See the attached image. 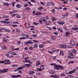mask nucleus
<instances>
[{"mask_svg":"<svg viewBox=\"0 0 78 78\" xmlns=\"http://www.w3.org/2000/svg\"><path fill=\"white\" fill-rule=\"evenodd\" d=\"M54 67L55 68L54 69L56 70H59V69L62 70H63L64 69L63 66L59 65H55L54 66Z\"/></svg>","mask_w":78,"mask_h":78,"instance_id":"nucleus-1","label":"nucleus"},{"mask_svg":"<svg viewBox=\"0 0 78 78\" xmlns=\"http://www.w3.org/2000/svg\"><path fill=\"white\" fill-rule=\"evenodd\" d=\"M70 44H71L67 46L68 48H73V47H74L75 46V42L73 41H71Z\"/></svg>","mask_w":78,"mask_h":78,"instance_id":"nucleus-2","label":"nucleus"},{"mask_svg":"<svg viewBox=\"0 0 78 78\" xmlns=\"http://www.w3.org/2000/svg\"><path fill=\"white\" fill-rule=\"evenodd\" d=\"M11 76L12 78H17L21 77V76L20 74H18L17 75H12Z\"/></svg>","mask_w":78,"mask_h":78,"instance_id":"nucleus-3","label":"nucleus"},{"mask_svg":"<svg viewBox=\"0 0 78 78\" xmlns=\"http://www.w3.org/2000/svg\"><path fill=\"white\" fill-rule=\"evenodd\" d=\"M10 62V61L9 60L5 59L4 60V61H0V64L5 63V62Z\"/></svg>","mask_w":78,"mask_h":78,"instance_id":"nucleus-4","label":"nucleus"},{"mask_svg":"<svg viewBox=\"0 0 78 78\" xmlns=\"http://www.w3.org/2000/svg\"><path fill=\"white\" fill-rule=\"evenodd\" d=\"M3 30H5L6 32H11V31L9 30H8V29H5V28H2L0 29V32H3V31H2Z\"/></svg>","mask_w":78,"mask_h":78,"instance_id":"nucleus-5","label":"nucleus"},{"mask_svg":"<svg viewBox=\"0 0 78 78\" xmlns=\"http://www.w3.org/2000/svg\"><path fill=\"white\" fill-rule=\"evenodd\" d=\"M23 67L20 66L18 67L17 69H15L14 70V72H17V71H19V70H22V69H23Z\"/></svg>","mask_w":78,"mask_h":78,"instance_id":"nucleus-6","label":"nucleus"},{"mask_svg":"<svg viewBox=\"0 0 78 78\" xmlns=\"http://www.w3.org/2000/svg\"><path fill=\"white\" fill-rule=\"evenodd\" d=\"M9 69L8 68L4 69V70H2L1 72L2 73H6L7 72H8Z\"/></svg>","mask_w":78,"mask_h":78,"instance_id":"nucleus-7","label":"nucleus"},{"mask_svg":"<svg viewBox=\"0 0 78 78\" xmlns=\"http://www.w3.org/2000/svg\"><path fill=\"white\" fill-rule=\"evenodd\" d=\"M27 44H33V42L31 41V40L28 41L24 43V45H27Z\"/></svg>","mask_w":78,"mask_h":78,"instance_id":"nucleus-8","label":"nucleus"},{"mask_svg":"<svg viewBox=\"0 0 78 78\" xmlns=\"http://www.w3.org/2000/svg\"><path fill=\"white\" fill-rule=\"evenodd\" d=\"M8 53L9 54H10V55H17V53H16L15 52L11 51H9L8 52Z\"/></svg>","mask_w":78,"mask_h":78,"instance_id":"nucleus-9","label":"nucleus"},{"mask_svg":"<svg viewBox=\"0 0 78 78\" xmlns=\"http://www.w3.org/2000/svg\"><path fill=\"white\" fill-rule=\"evenodd\" d=\"M31 64H25L24 65V66H23V67H31Z\"/></svg>","mask_w":78,"mask_h":78,"instance_id":"nucleus-10","label":"nucleus"},{"mask_svg":"<svg viewBox=\"0 0 78 78\" xmlns=\"http://www.w3.org/2000/svg\"><path fill=\"white\" fill-rule=\"evenodd\" d=\"M57 23H58V24H59V25H64V24L65 23L64 22V21H57Z\"/></svg>","mask_w":78,"mask_h":78,"instance_id":"nucleus-11","label":"nucleus"},{"mask_svg":"<svg viewBox=\"0 0 78 78\" xmlns=\"http://www.w3.org/2000/svg\"><path fill=\"white\" fill-rule=\"evenodd\" d=\"M0 22L1 23H6L7 24H9V23H10V22H9L8 21H6L5 20V21H0Z\"/></svg>","mask_w":78,"mask_h":78,"instance_id":"nucleus-12","label":"nucleus"},{"mask_svg":"<svg viewBox=\"0 0 78 78\" xmlns=\"http://www.w3.org/2000/svg\"><path fill=\"white\" fill-rule=\"evenodd\" d=\"M61 46L62 48H66V45L64 44H61Z\"/></svg>","mask_w":78,"mask_h":78,"instance_id":"nucleus-13","label":"nucleus"},{"mask_svg":"<svg viewBox=\"0 0 78 78\" xmlns=\"http://www.w3.org/2000/svg\"><path fill=\"white\" fill-rule=\"evenodd\" d=\"M16 7L17 8H20L22 7V6H21V5L19 4H17L16 5Z\"/></svg>","mask_w":78,"mask_h":78,"instance_id":"nucleus-14","label":"nucleus"},{"mask_svg":"<svg viewBox=\"0 0 78 78\" xmlns=\"http://www.w3.org/2000/svg\"><path fill=\"white\" fill-rule=\"evenodd\" d=\"M18 66H19V65L17 64H12L11 65L12 67H18Z\"/></svg>","mask_w":78,"mask_h":78,"instance_id":"nucleus-15","label":"nucleus"},{"mask_svg":"<svg viewBox=\"0 0 78 78\" xmlns=\"http://www.w3.org/2000/svg\"><path fill=\"white\" fill-rule=\"evenodd\" d=\"M41 14H42V13L40 12H37L35 14V16H39Z\"/></svg>","mask_w":78,"mask_h":78,"instance_id":"nucleus-16","label":"nucleus"},{"mask_svg":"<svg viewBox=\"0 0 78 78\" xmlns=\"http://www.w3.org/2000/svg\"><path fill=\"white\" fill-rule=\"evenodd\" d=\"M44 69V68H41V69H39V68H37V71H42Z\"/></svg>","mask_w":78,"mask_h":78,"instance_id":"nucleus-17","label":"nucleus"},{"mask_svg":"<svg viewBox=\"0 0 78 78\" xmlns=\"http://www.w3.org/2000/svg\"><path fill=\"white\" fill-rule=\"evenodd\" d=\"M34 73H35V72H34V71H31L30 72H29V74H30V75H33V74H34Z\"/></svg>","mask_w":78,"mask_h":78,"instance_id":"nucleus-18","label":"nucleus"},{"mask_svg":"<svg viewBox=\"0 0 78 78\" xmlns=\"http://www.w3.org/2000/svg\"><path fill=\"white\" fill-rule=\"evenodd\" d=\"M3 3H4L3 5L4 6H9V4H8V2H3Z\"/></svg>","mask_w":78,"mask_h":78,"instance_id":"nucleus-19","label":"nucleus"},{"mask_svg":"<svg viewBox=\"0 0 78 78\" xmlns=\"http://www.w3.org/2000/svg\"><path fill=\"white\" fill-rule=\"evenodd\" d=\"M71 29L73 30H78V28L73 27L72 29Z\"/></svg>","mask_w":78,"mask_h":78,"instance_id":"nucleus-20","label":"nucleus"},{"mask_svg":"<svg viewBox=\"0 0 78 78\" xmlns=\"http://www.w3.org/2000/svg\"><path fill=\"white\" fill-rule=\"evenodd\" d=\"M1 48L3 50H6V47L5 46H2Z\"/></svg>","mask_w":78,"mask_h":78,"instance_id":"nucleus-21","label":"nucleus"},{"mask_svg":"<svg viewBox=\"0 0 78 78\" xmlns=\"http://www.w3.org/2000/svg\"><path fill=\"white\" fill-rule=\"evenodd\" d=\"M55 73V71L52 70L50 71V74H54Z\"/></svg>","mask_w":78,"mask_h":78,"instance_id":"nucleus-22","label":"nucleus"},{"mask_svg":"<svg viewBox=\"0 0 78 78\" xmlns=\"http://www.w3.org/2000/svg\"><path fill=\"white\" fill-rule=\"evenodd\" d=\"M51 12L53 13V14H55V12H55L56 11V10L55 9H52L51 10Z\"/></svg>","mask_w":78,"mask_h":78,"instance_id":"nucleus-23","label":"nucleus"},{"mask_svg":"<svg viewBox=\"0 0 78 78\" xmlns=\"http://www.w3.org/2000/svg\"><path fill=\"white\" fill-rule=\"evenodd\" d=\"M2 17L3 18H4L5 19V18H8L9 16H5V15H4L2 16Z\"/></svg>","mask_w":78,"mask_h":78,"instance_id":"nucleus-24","label":"nucleus"},{"mask_svg":"<svg viewBox=\"0 0 78 78\" xmlns=\"http://www.w3.org/2000/svg\"><path fill=\"white\" fill-rule=\"evenodd\" d=\"M20 40H23V39H26V38L25 37H22L19 38Z\"/></svg>","mask_w":78,"mask_h":78,"instance_id":"nucleus-25","label":"nucleus"},{"mask_svg":"<svg viewBox=\"0 0 78 78\" xmlns=\"http://www.w3.org/2000/svg\"><path fill=\"white\" fill-rule=\"evenodd\" d=\"M26 28H29V27H30V24H29V23H26Z\"/></svg>","mask_w":78,"mask_h":78,"instance_id":"nucleus-26","label":"nucleus"},{"mask_svg":"<svg viewBox=\"0 0 78 78\" xmlns=\"http://www.w3.org/2000/svg\"><path fill=\"white\" fill-rule=\"evenodd\" d=\"M66 34L67 36H69V34H71V32H67L66 33Z\"/></svg>","mask_w":78,"mask_h":78,"instance_id":"nucleus-27","label":"nucleus"},{"mask_svg":"<svg viewBox=\"0 0 78 78\" xmlns=\"http://www.w3.org/2000/svg\"><path fill=\"white\" fill-rule=\"evenodd\" d=\"M60 75L62 76H65V75H66V74L64 73H60Z\"/></svg>","mask_w":78,"mask_h":78,"instance_id":"nucleus-28","label":"nucleus"},{"mask_svg":"<svg viewBox=\"0 0 78 78\" xmlns=\"http://www.w3.org/2000/svg\"><path fill=\"white\" fill-rule=\"evenodd\" d=\"M42 21L44 22V23H47V20L45 19L43 20Z\"/></svg>","mask_w":78,"mask_h":78,"instance_id":"nucleus-29","label":"nucleus"},{"mask_svg":"<svg viewBox=\"0 0 78 78\" xmlns=\"http://www.w3.org/2000/svg\"><path fill=\"white\" fill-rule=\"evenodd\" d=\"M44 9V8L43 7H40L39 8H38V10L39 11H41L42 9Z\"/></svg>","mask_w":78,"mask_h":78,"instance_id":"nucleus-30","label":"nucleus"},{"mask_svg":"<svg viewBox=\"0 0 78 78\" xmlns=\"http://www.w3.org/2000/svg\"><path fill=\"white\" fill-rule=\"evenodd\" d=\"M58 30L59 31H60L61 33H63V31H62V29L61 28H58Z\"/></svg>","mask_w":78,"mask_h":78,"instance_id":"nucleus-31","label":"nucleus"},{"mask_svg":"<svg viewBox=\"0 0 78 78\" xmlns=\"http://www.w3.org/2000/svg\"><path fill=\"white\" fill-rule=\"evenodd\" d=\"M41 63L37 62L36 63V66H39L40 65H41Z\"/></svg>","mask_w":78,"mask_h":78,"instance_id":"nucleus-32","label":"nucleus"},{"mask_svg":"<svg viewBox=\"0 0 78 78\" xmlns=\"http://www.w3.org/2000/svg\"><path fill=\"white\" fill-rule=\"evenodd\" d=\"M51 38L52 40H54L56 38V37L55 36H52L51 37Z\"/></svg>","mask_w":78,"mask_h":78,"instance_id":"nucleus-33","label":"nucleus"},{"mask_svg":"<svg viewBox=\"0 0 78 78\" xmlns=\"http://www.w3.org/2000/svg\"><path fill=\"white\" fill-rule=\"evenodd\" d=\"M30 1L31 2H32V3H36V0H30Z\"/></svg>","mask_w":78,"mask_h":78,"instance_id":"nucleus-34","label":"nucleus"},{"mask_svg":"<svg viewBox=\"0 0 78 78\" xmlns=\"http://www.w3.org/2000/svg\"><path fill=\"white\" fill-rule=\"evenodd\" d=\"M50 66H55L57 65L55 63H51L50 64Z\"/></svg>","mask_w":78,"mask_h":78,"instance_id":"nucleus-35","label":"nucleus"},{"mask_svg":"<svg viewBox=\"0 0 78 78\" xmlns=\"http://www.w3.org/2000/svg\"><path fill=\"white\" fill-rule=\"evenodd\" d=\"M73 63H74V61H71L69 62L68 64H73Z\"/></svg>","mask_w":78,"mask_h":78,"instance_id":"nucleus-36","label":"nucleus"},{"mask_svg":"<svg viewBox=\"0 0 78 78\" xmlns=\"http://www.w3.org/2000/svg\"><path fill=\"white\" fill-rule=\"evenodd\" d=\"M26 57H27V55H26V54H23V58H26Z\"/></svg>","mask_w":78,"mask_h":78,"instance_id":"nucleus-37","label":"nucleus"},{"mask_svg":"<svg viewBox=\"0 0 78 78\" xmlns=\"http://www.w3.org/2000/svg\"><path fill=\"white\" fill-rule=\"evenodd\" d=\"M16 42H17V44H18V45H20V43H21V41H17Z\"/></svg>","mask_w":78,"mask_h":78,"instance_id":"nucleus-38","label":"nucleus"},{"mask_svg":"<svg viewBox=\"0 0 78 78\" xmlns=\"http://www.w3.org/2000/svg\"><path fill=\"white\" fill-rule=\"evenodd\" d=\"M44 47V45L43 44H40L39 45V47L40 48H43Z\"/></svg>","mask_w":78,"mask_h":78,"instance_id":"nucleus-39","label":"nucleus"},{"mask_svg":"<svg viewBox=\"0 0 78 78\" xmlns=\"http://www.w3.org/2000/svg\"><path fill=\"white\" fill-rule=\"evenodd\" d=\"M38 47V45L37 44H35L34 46V48H37Z\"/></svg>","mask_w":78,"mask_h":78,"instance_id":"nucleus-40","label":"nucleus"},{"mask_svg":"<svg viewBox=\"0 0 78 78\" xmlns=\"http://www.w3.org/2000/svg\"><path fill=\"white\" fill-rule=\"evenodd\" d=\"M51 3L52 6H55V3L53 2H51Z\"/></svg>","mask_w":78,"mask_h":78,"instance_id":"nucleus-41","label":"nucleus"},{"mask_svg":"<svg viewBox=\"0 0 78 78\" xmlns=\"http://www.w3.org/2000/svg\"><path fill=\"white\" fill-rule=\"evenodd\" d=\"M12 27H18V25L12 24Z\"/></svg>","mask_w":78,"mask_h":78,"instance_id":"nucleus-42","label":"nucleus"},{"mask_svg":"<svg viewBox=\"0 0 78 78\" xmlns=\"http://www.w3.org/2000/svg\"><path fill=\"white\" fill-rule=\"evenodd\" d=\"M72 71L73 73H75L76 71V69H74L73 70H72Z\"/></svg>","mask_w":78,"mask_h":78,"instance_id":"nucleus-43","label":"nucleus"},{"mask_svg":"<svg viewBox=\"0 0 78 78\" xmlns=\"http://www.w3.org/2000/svg\"><path fill=\"white\" fill-rule=\"evenodd\" d=\"M54 78H59V76L56 75H54Z\"/></svg>","mask_w":78,"mask_h":78,"instance_id":"nucleus-44","label":"nucleus"},{"mask_svg":"<svg viewBox=\"0 0 78 78\" xmlns=\"http://www.w3.org/2000/svg\"><path fill=\"white\" fill-rule=\"evenodd\" d=\"M2 41H4V42H7V41L6 40L5 38H3L2 39Z\"/></svg>","mask_w":78,"mask_h":78,"instance_id":"nucleus-45","label":"nucleus"},{"mask_svg":"<svg viewBox=\"0 0 78 78\" xmlns=\"http://www.w3.org/2000/svg\"><path fill=\"white\" fill-rule=\"evenodd\" d=\"M4 65H8V64H11V62H9V63L6 62L4 64Z\"/></svg>","mask_w":78,"mask_h":78,"instance_id":"nucleus-46","label":"nucleus"},{"mask_svg":"<svg viewBox=\"0 0 78 78\" xmlns=\"http://www.w3.org/2000/svg\"><path fill=\"white\" fill-rule=\"evenodd\" d=\"M60 55H62V56H63L64 55V53H63V52L62 51H61L60 52Z\"/></svg>","mask_w":78,"mask_h":78,"instance_id":"nucleus-47","label":"nucleus"},{"mask_svg":"<svg viewBox=\"0 0 78 78\" xmlns=\"http://www.w3.org/2000/svg\"><path fill=\"white\" fill-rule=\"evenodd\" d=\"M56 60L58 62H59V63H60L61 64L62 63V62H61V61L57 59Z\"/></svg>","mask_w":78,"mask_h":78,"instance_id":"nucleus-48","label":"nucleus"},{"mask_svg":"<svg viewBox=\"0 0 78 78\" xmlns=\"http://www.w3.org/2000/svg\"><path fill=\"white\" fill-rule=\"evenodd\" d=\"M34 25H38V24H39V23H36V22H34Z\"/></svg>","mask_w":78,"mask_h":78,"instance_id":"nucleus-49","label":"nucleus"},{"mask_svg":"<svg viewBox=\"0 0 78 78\" xmlns=\"http://www.w3.org/2000/svg\"><path fill=\"white\" fill-rule=\"evenodd\" d=\"M56 20V19L55 18H52L51 19L52 21H55Z\"/></svg>","mask_w":78,"mask_h":78,"instance_id":"nucleus-50","label":"nucleus"},{"mask_svg":"<svg viewBox=\"0 0 78 78\" xmlns=\"http://www.w3.org/2000/svg\"><path fill=\"white\" fill-rule=\"evenodd\" d=\"M72 73H72V71H70L68 73V74H72Z\"/></svg>","mask_w":78,"mask_h":78,"instance_id":"nucleus-51","label":"nucleus"},{"mask_svg":"<svg viewBox=\"0 0 78 78\" xmlns=\"http://www.w3.org/2000/svg\"><path fill=\"white\" fill-rule=\"evenodd\" d=\"M52 50L53 51H52V52H55V51H56V48H53L52 49Z\"/></svg>","mask_w":78,"mask_h":78,"instance_id":"nucleus-52","label":"nucleus"},{"mask_svg":"<svg viewBox=\"0 0 78 78\" xmlns=\"http://www.w3.org/2000/svg\"><path fill=\"white\" fill-rule=\"evenodd\" d=\"M16 17L17 18H19V19L20 18L21 16L19 15H18L16 16Z\"/></svg>","mask_w":78,"mask_h":78,"instance_id":"nucleus-53","label":"nucleus"},{"mask_svg":"<svg viewBox=\"0 0 78 78\" xmlns=\"http://www.w3.org/2000/svg\"><path fill=\"white\" fill-rule=\"evenodd\" d=\"M54 34H55V35H56L57 36L58 35V33L56 32H55L54 33Z\"/></svg>","mask_w":78,"mask_h":78,"instance_id":"nucleus-54","label":"nucleus"},{"mask_svg":"<svg viewBox=\"0 0 78 78\" xmlns=\"http://www.w3.org/2000/svg\"><path fill=\"white\" fill-rule=\"evenodd\" d=\"M42 20H40L39 22V23H40L41 24H42Z\"/></svg>","mask_w":78,"mask_h":78,"instance_id":"nucleus-55","label":"nucleus"},{"mask_svg":"<svg viewBox=\"0 0 78 78\" xmlns=\"http://www.w3.org/2000/svg\"><path fill=\"white\" fill-rule=\"evenodd\" d=\"M33 37H35L37 36V34H34L32 35Z\"/></svg>","mask_w":78,"mask_h":78,"instance_id":"nucleus-56","label":"nucleus"},{"mask_svg":"<svg viewBox=\"0 0 78 78\" xmlns=\"http://www.w3.org/2000/svg\"><path fill=\"white\" fill-rule=\"evenodd\" d=\"M69 55L70 56H74V55L72 53H69Z\"/></svg>","mask_w":78,"mask_h":78,"instance_id":"nucleus-57","label":"nucleus"},{"mask_svg":"<svg viewBox=\"0 0 78 78\" xmlns=\"http://www.w3.org/2000/svg\"><path fill=\"white\" fill-rule=\"evenodd\" d=\"M50 3L49 2H48L47 3V6H49L50 5Z\"/></svg>","mask_w":78,"mask_h":78,"instance_id":"nucleus-58","label":"nucleus"},{"mask_svg":"<svg viewBox=\"0 0 78 78\" xmlns=\"http://www.w3.org/2000/svg\"><path fill=\"white\" fill-rule=\"evenodd\" d=\"M33 42H35V43H38V42H39V41H36V40H33Z\"/></svg>","mask_w":78,"mask_h":78,"instance_id":"nucleus-59","label":"nucleus"},{"mask_svg":"<svg viewBox=\"0 0 78 78\" xmlns=\"http://www.w3.org/2000/svg\"><path fill=\"white\" fill-rule=\"evenodd\" d=\"M28 3L29 5H30V6H31L32 5V4H31V2H30L29 1L28 2Z\"/></svg>","mask_w":78,"mask_h":78,"instance_id":"nucleus-60","label":"nucleus"},{"mask_svg":"<svg viewBox=\"0 0 78 78\" xmlns=\"http://www.w3.org/2000/svg\"><path fill=\"white\" fill-rule=\"evenodd\" d=\"M19 11L18 10H13V13H15L16 12H18Z\"/></svg>","mask_w":78,"mask_h":78,"instance_id":"nucleus-61","label":"nucleus"},{"mask_svg":"<svg viewBox=\"0 0 78 78\" xmlns=\"http://www.w3.org/2000/svg\"><path fill=\"white\" fill-rule=\"evenodd\" d=\"M42 67H43V68H44V66L43 65H42L40 66V68H41L42 69Z\"/></svg>","mask_w":78,"mask_h":78,"instance_id":"nucleus-62","label":"nucleus"},{"mask_svg":"<svg viewBox=\"0 0 78 78\" xmlns=\"http://www.w3.org/2000/svg\"><path fill=\"white\" fill-rule=\"evenodd\" d=\"M21 36H25L26 35H25V34L23 33L21 34Z\"/></svg>","mask_w":78,"mask_h":78,"instance_id":"nucleus-63","label":"nucleus"},{"mask_svg":"<svg viewBox=\"0 0 78 78\" xmlns=\"http://www.w3.org/2000/svg\"><path fill=\"white\" fill-rule=\"evenodd\" d=\"M76 18H78V13H76Z\"/></svg>","mask_w":78,"mask_h":78,"instance_id":"nucleus-64","label":"nucleus"}]
</instances>
